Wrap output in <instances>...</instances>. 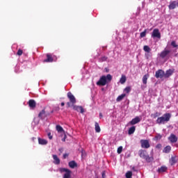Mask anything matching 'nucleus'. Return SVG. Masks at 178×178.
<instances>
[{
  "label": "nucleus",
  "instance_id": "nucleus-41",
  "mask_svg": "<svg viewBox=\"0 0 178 178\" xmlns=\"http://www.w3.org/2000/svg\"><path fill=\"white\" fill-rule=\"evenodd\" d=\"M69 156H70L69 154H67V153L64 154L63 156V159H66Z\"/></svg>",
  "mask_w": 178,
  "mask_h": 178
},
{
  "label": "nucleus",
  "instance_id": "nucleus-16",
  "mask_svg": "<svg viewBox=\"0 0 178 178\" xmlns=\"http://www.w3.org/2000/svg\"><path fill=\"white\" fill-rule=\"evenodd\" d=\"M28 104H29V108H35L36 106V103L34 99H29Z\"/></svg>",
  "mask_w": 178,
  "mask_h": 178
},
{
  "label": "nucleus",
  "instance_id": "nucleus-6",
  "mask_svg": "<svg viewBox=\"0 0 178 178\" xmlns=\"http://www.w3.org/2000/svg\"><path fill=\"white\" fill-rule=\"evenodd\" d=\"M155 77L156 79H162L163 77L165 78V71L163 70L156 71Z\"/></svg>",
  "mask_w": 178,
  "mask_h": 178
},
{
  "label": "nucleus",
  "instance_id": "nucleus-21",
  "mask_svg": "<svg viewBox=\"0 0 178 178\" xmlns=\"http://www.w3.org/2000/svg\"><path fill=\"white\" fill-rule=\"evenodd\" d=\"M167 170H168V167L165 165H162L160 168H159V170H157V172L159 173H162V172H166Z\"/></svg>",
  "mask_w": 178,
  "mask_h": 178
},
{
  "label": "nucleus",
  "instance_id": "nucleus-3",
  "mask_svg": "<svg viewBox=\"0 0 178 178\" xmlns=\"http://www.w3.org/2000/svg\"><path fill=\"white\" fill-rule=\"evenodd\" d=\"M171 118V115L169 113H166L164 115H163L162 116L159 117L157 118L156 120V123L157 124H165L167 123L170 121Z\"/></svg>",
  "mask_w": 178,
  "mask_h": 178
},
{
  "label": "nucleus",
  "instance_id": "nucleus-36",
  "mask_svg": "<svg viewBox=\"0 0 178 178\" xmlns=\"http://www.w3.org/2000/svg\"><path fill=\"white\" fill-rule=\"evenodd\" d=\"M71 170H68L67 168H60V172H70Z\"/></svg>",
  "mask_w": 178,
  "mask_h": 178
},
{
  "label": "nucleus",
  "instance_id": "nucleus-37",
  "mask_svg": "<svg viewBox=\"0 0 178 178\" xmlns=\"http://www.w3.org/2000/svg\"><path fill=\"white\" fill-rule=\"evenodd\" d=\"M124 91L126 93H129L130 91H131V88H130L129 86L126 87V88H124Z\"/></svg>",
  "mask_w": 178,
  "mask_h": 178
},
{
  "label": "nucleus",
  "instance_id": "nucleus-38",
  "mask_svg": "<svg viewBox=\"0 0 178 178\" xmlns=\"http://www.w3.org/2000/svg\"><path fill=\"white\" fill-rule=\"evenodd\" d=\"M155 140H156V141H158V140H160L161 138H162V135H161V134H157L156 136H155Z\"/></svg>",
  "mask_w": 178,
  "mask_h": 178
},
{
  "label": "nucleus",
  "instance_id": "nucleus-24",
  "mask_svg": "<svg viewBox=\"0 0 178 178\" xmlns=\"http://www.w3.org/2000/svg\"><path fill=\"white\" fill-rule=\"evenodd\" d=\"M95 130L96 133H100L101 132V128L99 127V125L97 122L95 123Z\"/></svg>",
  "mask_w": 178,
  "mask_h": 178
},
{
  "label": "nucleus",
  "instance_id": "nucleus-7",
  "mask_svg": "<svg viewBox=\"0 0 178 178\" xmlns=\"http://www.w3.org/2000/svg\"><path fill=\"white\" fill-rule=\"evenodd\" d=\"M176 8H178V1H171L168 5V9L175 10Z\"/></svg>",
  "mask_w": 178,
  "mask_h": 178
},
{
  "label": "nucleus",
  "instance_id": "nucleus-18",
  "mask_svg": "<svg viewBox=\"0 0 178 178\" xmlns=\"http://www.w3.org/2000/svg\"><path fill=\"white\" fill-rule=\"evenodd\" d=\"M68 165L71 168H77V163H76L75 161H71L69 162Z\"/></svg>",
  "mask_w": 178,
  "mask_h": 178
},
{
  "label": "nucleus",
  "instance_id": "nucleus-10",
  "mask_svg": "<svg viewBox=\"0 0 178 178\" xmlns=\"http://www.w3.org/2000/svg\"><path fill=\"white\" fill-rule=\"evenodd\" d=\"M170 53V51L168 49H164V51H162L160 54V57L162 59H164L166 56H168Z\"/></svg>",
  "mask_w": 178,
  "mask_h": 178
},
{
  "label": "nucleus",
  "instance_id": "nucleus-26",
  "mask_svg": "<svg viewBox=\"0 0 178 178\" xmlns=\"http://www.w3.org/2000/svg\"><path fill=\"white\" fill-rule=\"evenodd\" d=\"M56 131L58 133H65V130L60 125H56Z\"/></svg>",
  "mask_w": 178,
  "mask_h": 178
},
{
  "label": "nucleus",
  "instance_id": "nucleus-5",
  "mask_svg": "<svg viewBox=\"0 0 178 178\" xmlns=\"http://www.w3.org/2000/svg\"><path fill=\"white\" fill-rule=\"evenodd\" d=\"M140 145H141V148L143 149H149L150 147V144L149 143L148 140H140Z\"/></svg>",
  "mask_w": 178,
  "mask_h": 178
},
{
  "label": "nucleus",
  "instance_id": "nucleus-12",
  "mask_svg": "<svg viewBox=\"0 0 178 178\" xmlns=\"http://www.w3.org/2000/svg\"><path fill=\"white\" fill-rule=\"evenodd\" d=\"M141 122V120L139 118L138 116H136L135 118L132 119L131 121H130L128 124L129 125H134L137 123H139Z\"/></svg>",
  "mask_w": 178,
  "mask_h": 178
},
{
  "label": "nucleus",
  "instance_id": "nucleus-23",
  "mask_svg": "<svg viewBox=\"0 0 178 178\" xmlns=\"http://www.w3.org/2000/svg\"><path fill=\"white\" fill-rule=\"evenodd\" d=\"M149 77V74H145L143 76V78H142V82L145 85L147 83V79Z\"/></svg>",
  "mask_w": 178,
  "mask_h": 178
},
{
  "label": "nucleus",
  "instance_id": "nucleus-17",
  "mask_svg": "<svg viewBox=\"0 0 178 178\" xmlns=\"http://www.w3.org/2000/svg\"><path fill=\"white\" fill-rule=\"evenodd\" d=\"M53 159L54 160V164L59 165L60 163V159L56 154L53 155Z\"/></svg>",
  "mask_w": 178,
  "mask_h": 178
},
{
  "label": "nucleus",
  "instance_id": "nucleus-32",
  "mask_svg": "<svg viewBox=\"0 0 178 178\" xmlns=\"http://www.w3.org/2000/svg\"><path fill=\"white\" fill-rule=\"evenodd\" d=\"M107 59H108V57H106V56H104L101 57V58L99 59V61L100 63H103V62L106 61Z\"/></svg>",
  "mask_w": 178,
  "mask_h": 178
},
{
  "label": "nucleus",
  "instance_id": "nucleus-47",
  "mask_svg": "<svg viewBox=\"0 0 178 178\" xmlns=\"http://www.w3.org/2000/svg\"><path fill=\"white\" fill-rule=\"evenodd\" d=\"M65 139H66V135H65L64 138L62 139V141L65 142Z\"/></svg>",
  "mask_w": 178,
  "mask_h": 178
},
{
  "label": "nucleus",
  "instance_id": "nucleus-31",
  "mask_svg": "<svg viewBox=\"0 0 178 178\" xmlns=\"http://www.w3.org/2000/svg\"><path fill=\"white\" fill-rule=\"evenodd\" d=\"M143 49L145 52L149 53L151 51V49L148 45H145Z\"/></svg>",
  "mask_w": 178,
  "mask_h": 178
},
{
  "label": "nucleus",
  "instance_id": "nucleus-13",
  "mask_svg": "<svg viewBox=\"0 0 178 178\" xmlns=\"http://www.w3.org/2000/svg\"><path fill=\"white\" fill-rule=\"evenodd\" d=\"M168 140H170L172 143H175L178 141V138L174 134H171L170 137H168Z\"/></svg>",
  "mask_w": 178,
  "mask_h": 178
},
{
  "label": "nucleus",
  "instance_id": "nucleus-25",
  "mask_svg": "<svg viewBox=\"0 0 178 178\" xmlns=\"http://www.w3.org/2000/svg\"><path fill=\"white\" fill-rule=\"evenodd\" d=\"M127 82V76L124 75L121 76V78L120 79V83L121 84H124Z\"/></svg>",
  "mask_w": 178,
  "mask_h": 178
},
{
  "label": "nucleus",
  "instance_id": "nucleus-4",
  "mask_svg": "<svg viewBox=\"0 0 178 178\" xmlns=\"http://www.w3.org/2000/svg\"><path fill=\"white\" fill-rule=\"evenodd\" d=\"M67 98L70 100V102L67 103V108L72 107V106L74 105L76 103V99L74 95H73L71 92H69L67 93Z\"/></svg>",
  "mask_w": 178,
  "mask_h": 178
},
{
  "label": "nucleus",
  "instance_id": "nucleus-30",
  "mask_svg": "<svg viewBox=\"0 0 178 178\" xmlns=\"http://www.w3.org/2000/svg\"><path fill=\"white\" fill-rule=\"evenodd\" d=\"M147 29H145L144 31H142L140 34V38H143L147 35Z\"/></svg>",
  "mask_w": 178,
  "mask_h": 178
},
{
  "label": "nucleus",
  "instance_id": "nucleus-28",
  "mask_svg": "<svg viewBox=\"0 0 178 178\" xmlns=\"http://www.w3.org/2000/svg\"><path fill=\"white\" fill-rule=\"evenodd\" d=\"M170 150H171V147L168 145L165 147H164L163 152H164L165 154H168V153H170Z\"/></svg>",
  "mask_w": 178,
  "mask_h": 178
},
{
  "label": "nucleus",
  "instance_id": "nucleus-19",
  "mask_svg": "<svg viewBox=\"0 0 178 178\" xmlns=\"http://www.w3.org/2000/svg\"><path fill=\"white\" fill-rule=\"evenodd\" d=\"M38 144L41 145H46L47 144V141L45 139H42L41 138H38Z\"/></svg>",
  "mask_w": 178,
  "mask_h": 178
},
{
  "label": "nucleus",
  "instance_id": "nucleus-34",
  "mask_svg": "<svg viewBox=\"0 0 178 178\" xmlns=\"http://www.w3.org/2000/svg\"><path fill=\"white\" fill-rule=\"evenodd\" d=\"M171 46L172 47V48H178V44H176V42L175 40L172 41Z\"/></svg>",
  "mask_w": 178,
  "mask_h": 178
},
{
  "label": "nucleus",
  "instance_id": "nucleus-50",
  "mask_svg": "<svg viewBox=\"0 0 178 178\" xmlns=\"http://www.w3.org/2000/svg\"><path fill=\"white\" fill-rule=\"evenodd\" d=\"M95 178H98L97 177H96Z\"/></svg>",
  "mask_w": 178,
  "mask_h": 178
},
{
  "label": "nucleus",
  "instance_id": "nucleus-45",
  "mask_svg": "<svg viewBox=\"0 0 178 178\" xmlns=\"http://www.w3.org/2000/svg\"><path fill=\"white\" fill-rule=\"evenodd\" d=\"M58 151H59L60 153H62L63 151V147L59 148V149H58Z\"/></svg>",
  "mask_w": 178,
  "mask_h": 178
},
{
  "label": "nucleus",
  "instance_id": "nucleus-42",
  "mask_svg": "<svg viewBox=\"0 0 178 178\" xmlns=\"http://www.w3.org/2000/svg\"><path fill=\"white\" fill-rule=\"evenodd\" d=\"M47 136H48L49 140H52V138H53V137H52L51 133H48V134H47Z\"/></svg>",
  "mask_w": 178,
  "mask_h": 178
},
{
  "label": "nucleus",
  "instance_id": "nucleus-27",
  "mask_svg": "<svg viewBox=\"0 0 178 178\" xmlns=\"http://www.w3.org/2000/svg\"><path fill=\"white\" fill-rule=\"evenodd\" d=\"M136 131V127L135 126H132L131 127L129 128V135H132L134 134V133Z\"/></svg>",
  "mask_w": 178,
  "mask_h": 178
},
{
  "label": "nucleus",
  "instance_id": "nucleus-43",
  "mask_svg": "<svg viewBox=\"0 0 178 178\" xmlns=\"http://www.w3.org/2000/svg\"><path fill=\"white\" fill-rule=\"evenodd\" d=\"M106 171L104 170V171L102 172V178H106Z\"/></svg>",
  "mask_w": 178,
  "mask_h": 178
},
{
  "label": "nucleus",
  "instance_id": "nucleus-22",
  "mask_svg": "<svg viewBox=\"0 0 178 178\" xmlns=\"http://www.w3.org/2000/svg\"><path fill=\"white\" fill-rule=\"evenodd\" d=\"M127 96L126 93L121 94L116 98V102H119L123 100V99Z\"/></svg>",
  "mask_w": 178,
  "mask_h": 178
},
{
  "label": "nucleus",
  "instance_id": "nucleus-9",
  "mask_svg": "<svg viewBox=\"0 0 178 178\" xmlns=\"http://www.w3.org/2000/svg\"><path fill=\"white\" fill-rule=\"evenodd\" d=\"M72 107L73 108V110L76 111L77 112H80V113L83 114L85 112V110L82 106H79L73 104Z\"/></svg>",
  "mask_w": 178,
  "mask_h": 178
},
{
  "label": "nucleus",
  "instance_id": "nucleus-33",
  "mask_svg": "<svg viewBox=\"0 0 178 178\" xmlns=\"http://www.w3.org/2000/svg\"><path fill=\"white\" fill-rule=\"evenodd\" d=\"M132 172L131 171H128L126 173V178H131L132 177Z\"/></svg>",
  "mask_w": 178,
  "mask_h": 178
},
{
  "label": "nucleus",
  "instance_id": "nucleus-49",
  "mask_svg": "<svg viewBox=\"0 0 178 178\" xmlns=\"http://www.w3.org/2000/svg\"><path fill=\"white\" fill-rule=\"evenodd\" d=\"M36 139V138H32V140L34 141Z\"/></svg>",
  "mask_w": 178,
  "mask_h": 178
},
{
  "label": "nucleus",
  "instance_id": "nucleus-2",
  "mask_svg": "<svg viewBox=\"0 0 178 178\" xmlns=\"http://www.w3.org/2000/svg\"><path fill=\"white\" fill-rule=\"evenodd\" d=\"M138 155L140 157V159H145L146 161V162L149 163L152 162L153 160H154V157L153 156H149L148 155L147 152L144 150V149H140L138 151Z\"/></svg>",
  "mask_w": 178,
  "mask_h": 178
},
{
  "label": "nucleus",
  "instance_id": "nucleus-35",
  "mask_svg": "<svg viewBox=\"0 0 178 178\" xmlns=\"http://www.w3.org/2000/svg\"><path fill=\"white\" fill-rule=\"evenodd\" d=\"M123 150V147L122 146L119 147L117 149V153H118V154H121Z\"/></svg>",
  "mask_w": 178,
  "mask_h": 178
},
{
  "label": "nucleus",
  "instance_id": "nucleus-44",
  "mask_svg": "<svg viewBox=\"0 0 178 178\" xmlns=\"http://www.w3.org/2000/svg\"><path fill=\"white\" fill-rule=\"evenodd\" d=\"M159 115H160V113L159 112H156V113L154 114V118H156Z\"/></svg>",
  "mask_w": 178,
  "mask_h": 178
},
{
  "label": "nucleus",
  "instance_id": "nucleus-39",
  "mask_svg": "<svg viewBox=\"0 0 178 178\" xmlns=\"http://www.w3.org/2000/svg\"><path fill=\"white\" fill-rule=\"evenodd\" d=\"M17 55L18 56H21L22 55H23V50H22L21 49H19L17 52Z\"/></svg>",
  "mask_w": 178,
  "mask_h": 178
},
{
  "label": "nucleus",
  "instance_id": "nucleus-14",
  "mask_svg": "<svg viewBox=\"0 0 178 178\" xmlns=\"http://www.w3.org/2000/svg\"><path fill=\"white\" fill-rule=\"evenodd\" d=\"M44 63H51L54 62V58H52V56L50 54H47V59L43 60Z\"/></svg>",
  "mask_w": 178,
  "mask_h": 178
},
{
  "label": "nucleus",
  "instance_id": "nucleus-1",
  "mask_svg": "<svg viewBox=\"0 0 178 178\" xmlns=\"http://www.w3.org/2000/svg\"><path fill=\"white\" fill-rule=\"evenodd\" d=\"M113 76L110 74L107 76H102L99 78V80L96 82V85L98 86H105L106 83L111 82Z\"/></svg>",
  "mask_w": 178,
  "mask_h": 178
},
{
  "label": "nucleus",
  "instance_id": "nucleus-8",
  "mask_svg": "<svg viewBox=\"0 0 178 178\" xmlns=\"http://www.w3.org/2000/svg\"><path fill=\"white\" fill-rule=\"evenodd\" d=\"M152 38H161V33L159 32V30L158 29H154V31L152 33Z\"/></svg>",
  "mask_w": 178,
  "mask_h": 178
},
{
  "label": "nucleus",
  "instance_id": "nucleus-29",
  "mask_svg": "<svg viewBox=\"0 0 178 178\" xmlns=\"http://www.w3.org/2000/svg\"><path fill=\"white\" fill-rule=\"evenodd\" d=\"M71 173H72V171L65 172L63 175V178H71Z\"/></svg>",
  "mask_w": 178,
  "mask_h": 178
},
{
  "label": "nucleus",
  "instance_id": "nucleus-48",
  "mask_svg": "<svg viewBox=\"0 0 178 178\" xmlns=\"http://www.w3.org/2000/svg\"><path fill=\"white\" fill-rule=\"evenodd\" d=\"M61 106H65V103L62 102V103H61Z\"/></svg>",
  "mask_w": 178,
  "mask_h": 178
},
{
  "label": "nucleus",
  "instance_id": "nucleus-20",
  "mask_svg": "<svg viewBox=\"0 0 178 178\" xmlns=\"http://www.w3.org/2000/svg\"><path fill=\"white\" fill-rule=\"evenodd\" d=\"M47 117L45 114V110L43 109L40 113L38 114V118L40 119H44Z\"/></svg>",
  "mask_w": 178,
  "mask_h": 178
},
{
  "label": "nucleus",
  "instance_id": "nucleus-11",
  "mask_svg": "<svg viewBox=\"0 0 178 178\" xmlns=\"http://www.w3.org/2000/svg\"><path fill=\"white\" fill-rule=\"evenodd\" d=\"M175 72V69H170L167 71H165V79H168L170 78V76H171Z\"/></svg>",
  "mask_w": 178,
  "mask_h": 178
},
{
  "label": "nucleus",
  "instance_id": "nucleus-40",
  "mask_svg": "<svg viewBox=\"0 0 178 178\" xmlns=\"http://www.w3.org/2000/svg\"><path fill=\"white\" fill-rule=\"evenodd\" d=\"M161 148H162V144L159 143V144H157V145H156V149H161Z\"/></svg>",
  "mask_w": 178,
  "mask_h": 178
},
{
  "label": "nucleus",
  "instance_id": "nucleus-15",
  "mask_svg": "<svg viewBox=\"0 0 178 178\" xmlns=\"http://www.w3.org/2000/svg\"><path fill=\"white\" fill-rule=\"evenodd\" d=\"M177 162H178V159L177 156L171 157L170 160V163L172 166L174 165L175 163H177Z\"/></svg>",
  "mask_w": 178,
  "mask_h": 178
},
{
  "label": "nucleus",
  "instance_id": "nucleus-46",
  "mask_svg": "<svg viewBox=\"0 0 178 178\" xmlns=\"http://www.w3.org/2000/svg\"><path fill=\"white\" fill-rule=\"evenodd\" d=\"M103 118V115L102 113H99V118L102 119Z\"/></svg>",
  "mask_w": 178,
  "mask_h": 178
}]
</instances>
